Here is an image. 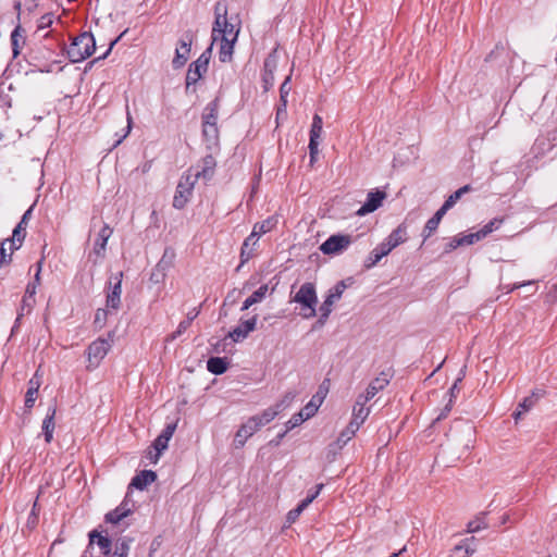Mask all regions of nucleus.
Here are the masks:
<instances>
[{
    "instance_id": "obj_6",
    "label": "nucleus",
    "mask_w": 557,
    "mask_h": 557,
    "mask_svg": "<svg viewBox=\"0 0 557 557\" xmlns=\"http://www.w3.org/2000/svg\"><path fill=\"white\" fill-rule=\"evenodd\" d=\"M352 238L348 234H334L330 236L321 246L320 250L324 255H341L351 245Z\"/></svg>"
},
{
    "instance_id": "obj_49",
    "label": "nucleus",
    "mask_w": 557,
    "mask_h": 557,
    "mask_svg": "<svg viewBox=\"0 0 557 557\" xmlns=\"http://www.w3.org/2000/svg\"><path fill=\"white\" fill-rule=\"evenodd\" d=\"M126 120H127V126H126V129H125V133L124 135L116 141L115 146L120 145L122 143V140L124 138H126L131 131H132V126H133V117H132V114L129 112V108L128 106H126Z\"/></svg>"
},
{
    "instance_id": "obj_5",
    "label": "nucleus",
    "mask_w": 557,
    "mask_h": 557,
    "mask_svg": "<svg viewBox=\"0 0 557 557\" xmlns=\"http://www.w3.org/2000/svg\"><path fill=\"white\" fill-rule=\"evenodd\" d=\"M197 181L198 175H194L193 171H187V173L181 177L173 198L174 208L183 209L186 206L193 195V190Z\"/></svg>"
},
{
    "instance_id": "obj_61",
    "label": "nucleus",
    "mask_w": 557,
    "mask_h": 557,
    "mask_svg": "<svg viewBox=\"0 0 557 557\" xmlns=\"http://www.w3.org/2000/svg\"><path fill=\"white\" fill-rule=\"evenodd\" d=\"M41 265H42V261H39L37 263V271H36V274H35V280L33 283L39 285L40 284V272H41Z\"/></svg>"
},
{
    "instance_id": "obj_11",
    "label": "nucleus",
    "mask_w": 557,
    "mask_h": 557,
    "mask_svg": "<svg viewBox=\"0 0 557 557\" xmlns=\"http://www.w3.org/2000/svg\"><path fill=\"white\" fill-rule=\"evenodd\" d=\"M260 428L258 423L250 417L245 423L240 425L234 437V444L237 448L245 445L247 440L251 437Z\"/></svg>"
},
{
    "instance_id": "obj_2",
    "label": "nucleus",
    "mask_w": 557,
    "mask_h": 557,
    "mask_svg": "<svg viewBox=\"0 0 557 557\" xmlns=\"http://www.w3.org/2000/svg\"><path fill=\"white\" fill-rule=\"evenodd\" d=\"M407 240V227L399 225L396 227L388 237L381 243L375 249L371 251L367 261L366 268L374 267L383 257L387 256L394 248Z\"/></svg>"
},
{
    "instance_id": "obj_44",
    "label": "nucleus",
    "mask_w": 557,
    "mask_h": 557,
    "mask_svg": "<svg viewBox=\"0 0 557 557\" xmlns=\"http://www.w3.org/2000/svg\"><path fill=\"white\" fill-rule=\"evenodd\" d=\"M37 391H38V385L28 387L26 397H25V406L27 408H32L34 406V403L36 400Z\"/></svg>"
},
{
    "instance_id": "obj_55",
    "label": "nucleus",
    "mask_w": 557,
    "mask_h": 557,
    "mask_svg": "<svg viewBox=\"0 0 557 557\" xmlns=\"http://www.w3.org/2000/svg\"><path fill=\"white\" fill-rule=\"evenodd\" d=\"M361 424H362L361 421H358V420L351 418V421L349 422V424L347 426V431L351 432L355 435Z\"/></svg>"
},
{
    "instance_id": "obj_41",
    "label": "nucleus",
    "mask_w": 557,
    "mask_h": 557,
    "mask_svg": "<svg viewBox=\"0 0 557 557\" xmlns=\"http://www.w3.org/2000/svg\"><path fill=\"white\" fill-rule=\"evenodd\" d=\"M218 121V111L215 104H210L206 108V113L203 115V122H211L213 125H216Z\"/></svg>"
},
{
    "instance_id": "obj_21",
    "label": "nucleus",
    "mask_w": 557,
    "mask_h": 557,
    "mask_svg": "<svg viewBox=\"0 0 557 557\" xmlns=\"http://www.w3.org/2000/svg\"><path fill=\"white\" fill-rule=\"evenodd\" d=\"M156 479L157 474L153 471L145 470L141 471L132 480V485L135 486L136 488L144 490L149 484L154 482Z\"/></svg>"
},
{
    "instance_id": "obj_30",
    "label": "nucleus",
    "mask_w": 557,
    "mask_h": 557,
    "mask_svg": "<svg viewBox=\"0 0 557 557\" xmlns=\"http://www.w3.org/2000/svg\"><path fill=\"white\" fill-rule=\"evenodd\" d=\"M129 512H131L129 508H127L125 505H121L120 507L115 508L114 510L108 512L106 515V520H107V522L116 524L123 518L128 516Z\"/></svg>"
},
{
    "instance_id": "obj_52",
    "label": "nucleus",
    "mask_w": 557,
    "mask_h": 557,
    "mask_svg": "<svg viewBox=\"0 0 557 557\" xmlns=\"http://www.w3.org/2000/svg\"><path fill=\"white\" fill-rule=\"evenodd\" d=\"M354 437V434L349 431H347V428L342 431L339 434L337 442L339 443L341 447L346 445L351 438Z\"/></svg>"
},
{
    "instance_id": "obj_31",
    "label": "nucleus",
    "mask_w": 557,
    "mask_h": 557,
    "mask_svg": "<svg viewBox=\"0 0 557 557\" xmlns=\"http://www.w3.org/2000/svg\"><path fill=\"white\" fill-rule=\"evenodd\" d=\"M21 32V26H17L11 34V44L14 57L18 55L21 44H24V37Z\"/></svg>"
},
{
    "instance_id": "obj_23",
    "label": "nucleus",
    "mask_w": 557,
    "mask_h": 557,
    "mask_svg": "<svg viewBox=\"0 0 557 557\" xmlns=\"http://www.w3.org/2000/svg\"><path fill=\"white\" fill-rule=\"evenodd\" d=\"M54 416H55V409L50 408L49 412L47 413V416L42 422V431H44L45 440L47 443H50L52 440V436H53Z\"/></svg>"
},
{
    "instance_id": "obj_39",
    "label": "nucleus",
    "mask_w": 557,
    "mask_h": 557,
    "mask_svg": "<svg viewBox=\"0 0 557 557\" xmlns=\"http://www.w3.org/2000/svg\"><path fill=\"white\" fill-rule=\"evenodd\" d=\"M458 238L461 246H469L482 239L479 231L470 234H458Z\"/></svg>"
},
{
    "instance_id": "obj_25",
    "label": "nucleus",
    "mask_w": 557,
    "mask_h": 557,
    "mask_svg": "<svg viewBox=\"0 0 557 557\" xmlns=\"http://www.w3.org/2000/svg\"><path fill=\"white\" fill-rule=\"evenodd\" d=\"M541 397V394L533 393L531 396L525 397L518 406V410L513 413L515 420L518 421L520 417L529 411Z\"/></svg>"
},
{
    "instance_id": "obj_64",
    "label": "nucleus",
    "mask_w": 557,
    "mask_h": 557,
    "mask_svg": "<svg viewBox=\"0 0 557 557\" xmlns=\"http://www.w3.org/2000/svg\"><path fill=\"white\" fill-rule=\"evenodd\" d=\"M34 302H35L34 297L33 298H28L26 295L24 296V298H23L24 307H28V309H30L32 306L34 305Z\"/></svg>"
},
{
    "instance_id": "obj_14",
    "label": "nucleus",
    "mask_w": 557,
    "mask_h": 557,
    "mask_svg": "<svg viewBox=\"0 0 557 557\" xmlns=\"http://www.w3.org/2000/svg\"><path fill=\"white\" fill-rule=\"evenodd\" d=\"M216 162L212 156H207L201 160V164L195 169H190L194 175H198L199 178H203L206 181L210 180L213 176L214 169Z\"/></svg>"
},
{
    "instance_id": "obj_63",
    "label": "nucleus",
    "mask_w": 557,
    "mask_h": 557,
    "mask_svg": "<svg viewBox=\"0 0 557 557\" xmlns=\"http://www.w3.org/2000/svg\"><path fill=\"white\" fill-rule=\"evenodd\" d=\"M199 314V310L194 309L187 314V319L185 321H189V324H191V321Z\"/></svg>"
},
{
    "instance_id": "obj_48",
    "label": "nucleus",
    "mask_w": 557,
    "mask_h": 557,
    "mask_svg": "<svg viewBox=\"0 0 557 557\" xmlns=\"http://www.w3.org/2000/svg\"><path fill=\"white\" fill-rule=\"evenodd\" d=\"M108 311L106 309H98L95 315V324L102 327L107 322Z\"/></svg>"
},
{
    "instance_id": "obj_38",
    "label": "nucleus",
    "mask_w": 557,
    "mask_h": 557,
    "mask_svg": "<svg viewBox=\"0 0 557 557\" xmlns=\"http://www.w3.org/2000/svg\"><path fill=\"white\" fill-rule=\"evenodd\" d=\"M487 524L485 522L484 516L476 517L474 520L470 521L467 527V531L469 533L479 532L480 530L486 529Z\"/></svg>"
},
{
    "instance_id": "obj_46",
    "label": "nucleus",
    "mask_w": 557,
    "mask_h": 557,
    "mask_svg": "<svg viewBox=\"0 0 557 557\" xmlns=\"http://www.w3.org/2000/svg\"><path fill=\"white\" fill-rule=\"evenodd\" d=\"M128 549V544L126 542H121L120 544H116L112 557H127Z\"/></svg>"
},
{
    "instance_id": "obj_40",
    "label": "nucleus",
    "mask_w": 557,
    "mask_h": 557,
    "mask_svg": "<svg viewBox=\"0 0 557 557\" xmlns=\"http://www.w3.org/2000/svg\"><path fill=\"white\" fill-rule=\"evenodd\" d=\"M320 403H317L314 399H311L301 410L300 412L305 417V419H310L313 417L318 409H319Z\"/></svg>"
},
{
    "instance_id": "obj_15",
    "label": "nucleus",
    "mask_w": 557,
    "mask_h": 557,
    "mask_svg": "<svg viewBox=\"0 0 557 557\" xmlns=\"http://www.w3.org/2000/svg\"><path fill=\"white\" fill-rule=\"evenodd\" d=\"M112 233H113V231L108 224H104L103 227L99 231L97 239L95 242L94 250H92V252L97 257L103 258L107 243H108L109 238L111 237Z\"/></svg>"
},
{
    "instance_id": "obj_27",
    "label": "nucleus",
    "mask_w": 557,
    "mask_h": 557,
    "mask_svg": "<svg viewBox=\"0 0 557 557\" xmlns=\"http://www.w3.org/2000/svg\"><path fill=\"white\" fill-rule=\"evenodd\" d=\"M367 401L358 397L352 408V418L363 423L370 413V409L366 407Z\"/></svg>"
},
{
    "instance_id": "obj_60",
    "label": "nucleus",
    "mask_w": 557,
    "mask_h": 557,
    "mask_svg": "<svg viewBox=\"0 0 557 557\" xmlns=\"http://www.w3.org/2000/svg\"><path fill=\"white\" fill-rule=\"evenodd\" d=\"M7 247L5 245H1V248H0V265L2 263H7Z\"/></svg>"
},
{
    "instance_id": "obj_32",
    "label": "nucleus",
    "mask_w": 557,
    "mask_h": 557,
    "mask_svg": "<svg viewBox=\"0 0 557 557\" xmlns=\"http://www.w3.org/2000/svg\"><path fill=\"white\" fill-rule=\"evenodd\" d=\"M268 290H269V287L267 284L261 285L251 296H249L246 299V305L253 306L258 302H261L264 299Z\"/></svg>"
},
{
    "instance_id": "obj_45",
    "label": "nucleus",
    "mask_w": 557,
    "mask_h": 557,
    "mask_svg": "<svg viewBox=\"0 0 557 557\" xmlns=\"http://www.w3.org/2000/svg\"><path fill=\"white\" fill-rule=\"evenodd\" d=\"M289 81H290V77L287 76L286 79L284 81V83L282 84L281 88H280L281 102H283L284 106H287V97H288L289 91H290V87H288Z\"/></svg>"
},
{
    "instance_id": "obj_56",
    "label": "nucleus",
    "mask_w": 557,
    "mask_h": 557,
    "mask_svg": "<svg viewBox=\"0 0 557 557\" xmlns=\"http://www.w3.org/2000/svg\"><path fill=\"white\" fill-rule=\"evenodd\" d=\"M449 209L446 208L444 205L436 211V213L432 216L434 220H436L438 223H441L443 216Z\"/></svg>"
},
{
    "instance_id": "obj_16",
    "label": "nucleus",
    "mask_w": 557,
    "mask_h": 557,
    "mask_svg": "<svg viewBox=\"0 0 557 557\" xmlns=\"http://www.w3.org/2000/svg\"><path fill=\"white\" fill-rule=\"evenodd\" d=\"M122 294V273H119L116 282L111 287V290L107 295V308L117 310L121 305Z\"/></svg>"
},
{
    "instance_id": "obj_43",
    "label": "nucleus",
    "mask_w": 557,
    "mask_h": 557,
    "mask_svg": "<svg viewBox=\"0 0 557 557\" xmlns=\"http://www.w3.org/2000/svg\"><path fill=\"white\" fill-rule=\"evenodd\" d=\"M247 336L248 332L245 331L242 324L228 333V337H231L234 342H240Z\"/></svg>"
},
{
    "instance_id": "obj_42",
    "label": "nucleus",
    "mask_w": 557,
    "mask_h": 557,
    "mask_svg": "<svg viewBox=\"0 0 557 557\" xmlns=\"http://www.w3.org/2000/svg\"><path fill=\"white\" fill-rule=\"evenodd\" d=\"M306 420L307 419H305L300 411L293 414L292 418L286 422V431L293 430L294 428L300 425Z\"/></svg>"
},
{
    "instance_id": "obj_8",
    "label": "nucleus",
    "mask_w": 557,
    "mask_h": 557,
    "mask_svg": "<svg viewBox=\"0 0 557 557\" xmlns=\"http://www.w3.org/2000/svg\"><path fill=\"white\" fill-rule=\"evenodd\" d=\"M211 51V47L203 52L194 63L189 65L187 75H186V86L187 88L190 85L196 84L202 76L203 73L207 72L209 65V55L208 52Z\"/></svg>"
},
{
    "instance_id": "obj_12",
    "label": "nucleus",
    "mask_w": 557,
    "mask_h": 557,
    "mask_svg": "<svg viewBox=\"0 0 557 557\" xmlns=\"http://www.w3.org/2000/svg\"><path fill=\"white\" fill-rule=\"evenodd\" d=\"M175 428V424L166 425L162 433L156 438L153 443V448L156 450L154 462L158 461L161 454L168 448L169 442L174 434Z\"/></svg>"
},
{
    "instance_id": "obj_4",
    "label": "nucleus",
    "mask_w": 557,
    "mask_h": 557,
    "mask_svg": "<svg viewBox=\"0 0 557 557\" xmlns=\"http://www.w3.org/2000/svg\"><path fill=\"white\" fill-rule=\"evenodd\" d=\"M293 300L302 307L301 315L305 319L313 318L317 313L315 305L318 302L315 288L312 283H305L295 294Z\"/></svg>"
},
{
    "instance_id": "obj_53",
    "label": "nucleus",
    "mask_w": 557,
    "mask_h": 557,
    "mask_svg": "<svg viewBox=\"0 0 557 557\" xmlns=\"http://www.w3.org/2000/svg\"><path fill=\"white\" fill-rule=\"evenodd\" d=\"M256 324H257V317H252L251 319L242 323L243 327L245 329L246 332H248V334L256 329Z\"/></svg>"
},
{
    "instance_id": "obj_28",
    "label": "nucleus",
    "mask_w": 557,
    "mask_h": 557,
    "mask_svg": "<svg viewBox=\"0 0 557 557\" xmlns=\"http://www.w3.org/2000/svg\"><path fill=\"white\" fill-rule=\"evenodd\" d=\"M207 369L213 374H223L227 370V362L224 358L212 357L207 362Z\"/></svg>"
},
{
    "instance_id": "obj_3",
    "label": "nucleus",
    "mask_w": 557,
    "mask_h": 557,
    "mask_svg": "<svg viewBox=\"0 0 557 557\" xmlns=\"http://www.w3.org/2000/svg\"><path fill=\"white\" fill-rule=\"evenodd\" d=\"M95 47L94 36L90 33H83L74 38L67 49V55L72 62H81L92 54Z\"/></svg>"
},
{
    "instance_id": "obj_59",
    "label": "nucleus",
    "mask_w": 557,
    "mask_h": 557,
    "mask_svg": "<svg viewBox=\"0 0 557 557\" xmlns=\"http://www.w3.org/2000/svg\"><path fill=\"white\" fill-rule=\"evenodd\" d=\"M322 488H323V484H318L315 492L308 495L305 499H310V504H311L317 498V496L320 494Z\"/></svg>"
},
{
    "instance_id": "obj_7",
    "label": "nucleus",
    "mask_w": 557,
    "mask_h": 557,
    "mask_svg": "<svg viewBox=\"0 0 557 557\" xmlns=\"http://www.w3.org/2000/svg\"><path fill=\"white\" fill-rule=\"evenodd\" d=\"M112 346L111 338H98L92 342L88 347V368L95 369L99 366L100 361L107 356Z\"/></svg>"
},
{
    "instance_id": "obj_9",
    "label": "nucleus",
    "mask_w": 557,
    "mask_h": 557,
    "mask_svg": "<svg viewBox=\"0 0 557 557\" xmlns=\"http://www.w3.org/2000/svg\"><path fill=\"white\" fill-rule=\"evenodd\" d=\"M323 132V120L320 115L315 114L312 119V124L310 128V140H309V150H310V162L313 163L319 154V145L321 140V135Z\"/></svg>"
},
{
    "instance_id": "obj_33",
    "label": "nucleus",
    "mask_w": 557,
    "mask_h": 557,
    "mask_svg": "<svg viewBox=\"0 0 557 557\" xmlns=\"http://www.w3.org/2000/svg\"><path fill=\"white\" fill-rule=\"evenodd\" d=\"M310 505V499H304L295 509L287 513L286 521L292 524L294 523L301 512Z\"/></svg>"
},
{
    "instance_id": "obj_54",
    "label": "nucleus",
    "mask_w": 557,
    "mask_h": 557,
    "mask_svg": "<svg viewBox=\"0 0 557 557\" xmlns=\"http://www.w3.org/2000/svg\"><path fill=\"white\" fill-rule=\"evenodd\" d=\"M189 326H190L189 321H185V320L182 321L178 324L177 331L175 333H173L172 338H175L176 336H178L182 333H184Z\"/></svg>"
},
{
    "instance_id": "obj_29",
    "label": "nucleus",
    "mask_w": 557,
    "mask_h": 557,
    "mask_svg": "<svg viewBox=\"0 0 557 557\" xmlns=\"http://www.w3.org/2000/svg\"><path fill=\"white\" fill-rule=\"evenodd\" d=\"M202 132H203L205 138L211 146H214L218 144L219 129H218L216 125H213L211 122H203L202 123Z\"/></svg>"
},
{
    "instance_id": "obj_34",
    "label": "nucleus",
    "mask_w": 557,
    "mask_h": 557,
    "mask_svg": "<svg viewBox=\"0 0 557 557\" xmlns=\"http://www.w3.org/2000/svg\"><path fill=\"white\" fill-rule=\"evenodd\" d=\"M470 190V186L466 185L458 190H456L454 194H451L444 202V206L448 209H451L457 201L461 198V196Z\"/></svg>"
},
{
    "instance_id": "obj_58",
    "label": "nucleus",
    "mask_w": 557,
    "mask_h": 557,
    "mask_svg": "<svg viewBox=\"0 0 557 557\" xmlns=\"http://www.w3.org/2000/svg\"><path fill=\"white\" fill-rule=\"evenodd\" d=\"M37 284L35 283H29L26 287V292H25V295L28 297V298H33L36 294V289H37Z\"/></svg>"
},
{
    "instance_id": "obj_47",
    "label": "nucleus",
    "mask_w": 557,
    "mask_h": 557,
    "mask_svg": "<svg viewBox=\"0 0 557 557\" xmlns=\"http://www.w3.org/2000/svg\"><path fill=\"white\" fill-rule=\"evenodd\" d=\"M295 395L293 393H286L283 398L274 406H280V412L286 409L294 400Z\"/></svg>"
},
{
    "instance_id": "obj_17",
    "label": "nucleus",
    "mask_w": 557,
    "mask_h": 557,
    "mask_svg": "<svg viewBox=\"0 0 557 557\" xmlns=\"http://www.w3.org/2000/svg\"><path fill=\"white\" fill-rule=\"evenodd\" d=\"M277 60L275 53H271L264 61V71L262 81L264 84V89L268 90L274 84V70L276 69Z\"/></svg>"
},
{
    "instance_id": "obj_24",
    "label": "nucleus",
    "mask_w": 557,
    "mask_h": 557,
    "mask_svg": "<svg viewBox=\"0 0 557 557\" xmlns=\"http://www.w3.org/2000/svg\"><path fill=\"white\" fill-rule=\"evenodd\" d=\"M277 223V219L271 216L260 223H256L252 228V238L260 237L261 235L272 231Z\"/></svg>"
},
{
    "instance_id": "obj_51",
    "label": "nucleus",
    "mask_w": 557,
    "mask_h": 557,
    "mask_svg": "<svg viewBox=\"0 0 557 557\" xmlns=\"http://www.w3.org/2000/svg\"><path fill=\"white\" fill-rule=\"evenodd\" d=\"M333 304H329V301L325 299L324 302L320 307L321 312V321L326 320L332 311Z\"/></svg>"
},
{
    "instance_id": "obj_57",
    "label": "nucleus",
    "mask_w": 557,
    "mask_h": 557,
    "mask_svg": "<svg viewBox=\"0 0 557 557\" xmlns=\"http://www.w3.org/2000/svg\"><path fill=\"white\" fill-rule=\"evenodd\" d=\"M438 224H440V223H438L436 220H434L433 218H431V219L426 222V224H425V226H424V227L429 230V233H434V232L437 230Z\"/></svg>"
},
{
    "instance_id": "obj_10",
    "label": "nucleus",
    "mask_w": 557,
    "mask_h": 557,
    "mask_svg": "<svg viewBox=\"0 0 557 557\" xmlns=\"http://www.w3.org/2000/svg\"><path fill=\"white\" fill-rule=\"evenodd\" d=\"M387 194L383 190L374 189L368 193L364 203L358 209L357 215L364 216L377 210L383 201L386 199Z\"/></svg>"
},
{
    "instance_id": "obj_13",
    "label": "nucleus",
    "mask_w": 557,
    "mask_h": 557,
    "mask_svg": "<svg viewBox=\"0 0 557 557\" xmlns=\"http://www.w3.org/2000/svg\"><path fill=\"white\" fill-rule=\"evenodd\" d=\"M191 39H181L175 50V57L172 61L175 69L182 67L188 60L190 53Z\"/></svg>"
},
{
    "instance_id": "obj_50",
    "label": "nucleus",
    "mask_w": 557,
    "mask_h": 557,
    "mask_svg": "<svg viewBox=\"0 0 557 557\" xmlns=\"http://www.w3.org/2000/svg\"><path fill=\"white\" fill-rule=\"evenodd\" d=\"M458 247H461V245H460V240L457 235V236L450 238L449 242L445 245L444 253H450Z\"/></svg>"
},
{
    "instance_id": "obj_22",
    "label": "nucleus",
    "mask_w": 557,
    "mask_h": 557,
    "mask_svg": "<svg viewBox=\"0 0 557 557\" xmlns=\"http://www.w3.org/2000/svg\"><path fill=\"white\" fill-rule=\"evenodd\" d=\"M260 237H253L252 233L244 240L242 251H240V261L242 264L246 263L253 255V248L257 245Z\"/></svg>"
},
{
    "instance_id": "obj_19",
    "label": "nucleus",
    "mask_w": 557,
    "mask_h": 557,
    "mask_svg": "<svg viewBox=\"0 0 557 557\" xmlns=\"http://www.w3.org/2000/svg\"><path fill=\"white\" fill-rule=\"evenodd\" d=\"M474 541V537H470L456 545L451 552V557H468L472 555L475 552Z\"/></svg>"
},
{
    "instance_id": "obj_26",
    "label": "nucleus",
    "mask_w": 557,
    "mask_h": 557,
    "mask_svg": "<svg viewBox=\"0 0 557 557\" xmlns=\"http://www.w3.org/2000/svg\"><path fill=\"white\" fill-rule=\"evenodd\" d=\"M25 232L21 231V226H16L13 231L12 238L5 239L2 245L10 246V252L18 249L24 240Z\"/></svg>"
},
{
    "instance_id": "obj_62",
    "label": "nucleus",
    "mask_w": 557,
    "mask_h": 557,
    "mask_svg": "<svg viewBox=\"0 0 557 557\" xmlns=\"http://www.w3.org/2000/svg\"><path fill=\"white\" fill-rule=\"evenodd\" d=\"M286 107L283 102H281L280 107L277 108L276 112V119H281L283 115H286Z\"/></svg>"
},
{
    "instance_id": "obj_35",
    "label": "nucleus",
    "mask_w": 557,
    "mask_h": 557,
    "mask_svg": "<svg viewBox=\"0 0 557 557\" xmlns=\"http://www.w3.org/2000/svg\"><path fill=\"white\" fill-rule=\"evenodd\" d=\"M346 288V285L344 284V282H339L337 283L329 293L327 297H326V300L329 301V304H334L335 301H337L344 290Z\"/></svg>"
},
{
    "instance_id": "obj_36",
    "label": "nucleus",
    "mask_w": 557,
    "mask_h": 557,
    "mask_svg": "<svg viewBox=\"0 0 557 557\" xmlns=\"http://www.w3.org/2000/svg\"><path fill=\"white\" fill-rule=\"evenodd\" d=\"M503 223V219H493L485 224L480 231L481 238H485L488 234L499 228Z\"/></svg>"
},
{
    "instance_id": "obj_37",
    "label": "nucleus",
    "mask_w": 557,
    "mask_h": 557,
    "mask_svg": "<svg viewBox=\"0 0 557 557\" xmlns=\"http://www.w3.org/2000/svg\"><path fill=\"white\" fill-rule=\"evenodd\" d=\"M90 542L94 543L95 539H97V544L103 550L104 554L110 552L111 542L108 537L100 535L99 533L91 532L90 533Z\"/></svg>"
},
{
    "instance_id": "obj_18",
    "label": "nucleus",
    "mask_w": 557,
    "mask_h": 557,
    "mask_svg": "<svg viewBox=\"0 0 557 557\" xmlns=\"http://www.w3.org/2000/svg\"><path fill=\"white\" fill-rule=\"evenodd\" d=\"M278 413L280 406H272L264 409L261 413L252 416L251 418L256 421V423H258V426L261 429L262 426L273 421Z\"/></svg>"
},
{
    "instance_id": "obj_1",
    "label": "nucleus",
    "mask_w": 557,
    "mask_h": 557,
    "mask_svg": "<svg viewBox=\"0 0 557 557\" xmlns=\"http://www.w3.org/2000/svg\"><path fill=\"white\" fill-rule=\"evenodd\" d=\"M214 14L212 44L219 40L221 41L220 60L227 62L232 59L234 45L239 34V27L228 22L226 5L221 2L215 4Z\"/></svg>"
},
{
    "instance_id": "obj_20",
    "label": "nucleus",
    "mask_w": 557,
    "mask_h": 557,
    "mask_svg": "<svg viewBox=\"0 0 557 557\" xmlns=\"http://www.w3.org/2000/svg\"><path fill=\"white\" fill-rule=\"evenodd\" d=\"M388 384V380L386 377H376L374 381L370 383L368 386L366 394L359 396L364 399V401H369L372 399L381 389H383Z\"/></svg>"
}]
</instances>
